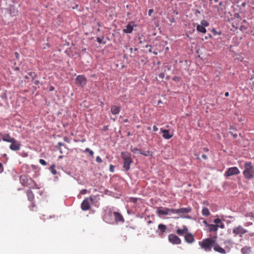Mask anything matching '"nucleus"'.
Segmentation results:
<instances>
[{
    "instance_id": "15",
    "label": "nucleus",
    "mask_w": 254,
    "mask_h": 254,
    "mask_svg": "<svg viewBox=\"0 0 254 254\" xmlns=\"http://www.w3.org/2000/svg\"><path fill=\"white\" fill-rule=\"evenodd\" d=\"M161 130L163 132L162 136L165 139H169L173 136V134L170 133L169 130L168 129H163L161 128Z\"/></svg>"
},
{
    "instance_id": "21",
    "label": "nucleus",
    "mask_w": 254,
    "mask_h": 254,
    "mask_svg": "<svg viewBox=\"0 0 254 254\" xmlns=\"http://www.w3.org/2000/svg\"><path fill=\"white\" fill-rule=\"evenodd\" d=\"M2 139L4 141L10 142L14 141V138L11 137L8 134H1Z\"/></svg>"
},
{
    "instance_id": "8",
    "label": "nucleus",
    "mask_w": 254,
    "mask_h": 254,
    "mask_svg": "<svg viewBox=\"0 0 254 254\" xmlns=\"http://www.w3.org/2000/svg\"><path fill=\"white\" fill-rule=\"evenodd\" d=\"M168 240L169 242L173 245H178L181 243V240L177 236L173 234L169 235Z\"/></svg>"
},
{
    "instance_id": "57",
    "label": "nucleus",
    "mask_w": 254,
    "mask_h": 254,
    "mask_svg": "<svg viewBox=\"0 0 254 254\" xmlns=\"http://www.w3.org/2000/svg\"><path fill=\"white\" fill-rule=\"evenodd\" d=\"M249 235L250 237H253V236H254V233H252L249 234Z\"/></svg>"
},
{
    "instance_id": "36",
    "label": "nucleus",
    "mask_w": 254,
    "mask_h": 254,
    "mask_svg": "<svg viewBox=\"0 0 254 254\" xmlns=\"http://www.w3.org/2000/svg\"><path fill=\"white\" fill-rule=\"evenodd\" d=\"M29 208L30 210L33 211H35L34 208H36V205L33 202H32L31 205L29 206Z\"/></svg>"
},
{
    "instance_id": "17",
    "label": "nucleus",
    "mask_w": 254,
    "mask_h": 254,
    "mask_svg": "<svg viewBox=\"0 0 254 254\" xmlns=\"http://www.w3.org/2000/svg\"><path fill=\"white\" fill-rule=\"evenodd\" d=\"M157 213L158 214L161 215H168L171 213V209L166 207L162 209H158L157 210Z\"/></svg>"
},
{
    "instance_id": "29",
    "label": "nucleus",
    "mask_w": 254,
    "mask_h": 254,
    "mask_svg": "<svg viewBox=\"0 0 254 254\" xmlns=\"http://www.w3.org/2000/svg\"><path fill=\"white\" fill-rule=\"evenodd\" d=\"M202 214L204 216H208L210 214V212L207 208L203 207L202 210Z\"/></svg>"
},
{
    "instance_id": "35",
    "label": "nucleus",
    "mask_w": 254,
    "mask_h": 254,
    "mask_svg": "<svg viewBox=\"0 0 254 254\" xmlns=\"http://www.w3.org/2000/svg\"><path fill=\"white\" fill-rule=\"evenodd\" d=\"M104 39V37H97V41L100 43V44H101V43H103V44H105V42H103V40Z\"/></svg>"
},
{
    "instance_id": "56",
    "label": "nucleus",
    "mask_w": 254,
    "mask_h": 254,
    "mask_svg": "<svg viewBox=\"0 0 254 254\" xmlns=\"http://www.w3.org/2000/svg\"><path fill=\"white\" fill-rule=\"evenodd\" d=\"M229 92H226V93H225V96L226 97H228V96H229Z\"/></svg>"
},
{
    "instance_id": "53",
    "label": "nucleus",
    "mask_w": 254,
    "mask_h": 254,
    "mask_svg": "<svg viewBox=\"0 0 254 254\" xmlns=\"http://www.w3.org/2000/svg\"><path fill=\"white\" fill-rule=\"evenodd\" d=\"M203 204L204 205H209V203L207 201H205L203 202Z\"/></svg>"
},
{
    "instance_id": "42",
    "label": "nucleus",
    "mask_w": 254,
    "mask_h": 254,
    "mask_svg": "<svg viewBox=\"0 0 254 254\" xmlns=\"http://www.w3.org/2000/svg\"><path fill=\"white\" fill-rule=\"evenodd\" d=\"M14 55H15V58H16V59L17 60H19V59L20 56H19V54L17 52H15L14 53Z\"/></svg>"
},
{
    "instance_id": "58",
    "label": "nucleus",
    "mask_w": 254,
    "mask_h": 254,
    "mask_svg": "<svg viewBox=\"0 0 254 254\" xmlns=\"http://www.w3.org/2000/svg\"><path fill=\"white\" fill-rule=\"evenodd\" d=\"M82 193H85L87 191V190L85 189H84L82 190Z\"/></svg>"
},
{
    "instance_id": "54",
    "label": "nucleus",
    "mask_w": 254,
    "mask_h": 254,
    "mask_svg": "<svg viewBox=\"0 0 254 254\" xmlns=\"http://www.w3.org/2000/svg\"><path fill=\"white\" fill-rule=\"evenodd\" d=\"M203 150L205 152H208L209 151V149L208 148H206V147H204L203 148Z\"/></svg>"
},
{
    "instance_id": "60",
    "label": "nucleus",
    "mask_w": 254,
    "mask_h": 254,
    "mask_svg": "<svg viewBox=\"0 0 254 254\" xmlns=\"http://www.w3.org/2000/svg\"><path fill=\"white\" fill-rule=\"evenodd\" d=\"M148 52L149 53H151L152 52V48H151V47H150L149 49L148 50Z\"/></svg>"
},
{
    "instance_id": "22",
    "label": "nucleus",
    "mask_w": 254,
    "mask_h": 254,
    "mask_svg": "<svg viewBox=\"0 0 254 254\" xmlns=\"http://www.w3.org/2000/svg\"><path fill=\"white\" fill-rule=\"evenodd\" d=\"M120 108L115 105H113L111 108V112L113 115H117L120 112Z\"/></svg>"
},
{
    "instance_id": "50",
    "label": "nucleus",
    "mask_w": 254,
    "mask_h": 254,
    "mask_svg": "<svg viewBox=\"0 0 254 254\" xmlns=\"http://www.w3.org/2000/svg\"><path fill=\"white\" fill-rule=\"evenodd\" d=\"M54 89H55V88L53 86H50V88H49V91H52L54 90Z\"/></svg>"
},
{
    "instance_id": "6",
    "label": "nucleus",
    "mask_w": 254,
    "mask_h": 254,
    "mask_svg": "<svg viewBox=\"0 0 254 254\" xmlns=\"http://www.w3.org/2000/svg\"><path fill=\"white\" fill-rule=\"evenodd\" d=\"M247 232V230L240 225L234 227L233 229V233L235 236H239L242 237Z\"/></svg>"
},
{
    "instance_id": "26",
    "label": "nucleus",
    "mask_w": 254,
    "mask_h": 254,
    "mask_svg": "<svg viewBox=\"0 0 254 254\" xmlns=\"http://www.w3.org/2000/svg\"><path fill=\"white\" fill-rule=\"evenodd\" d=\"M196 30L197 31L202 33H205L206 32L205 27L200 24H196Z\"/></svg>"
},
{
    "instance_id": "4",
    "label": "nucleus",
    "mask_w": 254,
    "mask_h": 254,
    "mask_svg": "<svg viewBox=\"0 0 254 254\" xmlns=\"http://www.w3.org/2000/svg\"><path fill=\"white\" fill-rule=\"evenodd\" d=\"M121 156L124 160L123 167L124 169L126 171L129 170L130 165L132 163L130 154L127 152H122Z\"/></svg>"
},
{
    "instance_id": "63",
    "label": "nucleus",
    "mask_w": 254,
    "mask_h": 254,
    "mask_svg": "<svg viewBox=\"0 0 254 254\" xmlns=\"http://www.w3.org/2000/svg\"><path fill=\"white\" fill-rule=\"evenodd\" d=\"M129 50H130V53H131L132 52L133 49L132 48H130L129 49Z\"/></svg>"
},
{
    "instance_id": "44",
    "label": "nucleus",
    "mask_w": 254,
    "mask_h": 254,
    "mask_svg": "<svg viewBox=\"0 0 254 254\" xmlns=\"http://www.w3.org/2000/svg\"><path fill=\"white\" fill-rule=\"evenodd\" d=\"M194 155L196 156L197 160H199V161L200 160V158L199 157V154H198L197 153H194Z\"/></svg>"
},
{
    "instance_id": "64",
    "label": "nucleus",
    "mask_w": 254,
    "mask_h": 254,
    "mask_svg": "<svg viewBox=\"0 0 254 254\" xmlns=\"http://www.w3.org/2000/svg\"><path fill=\"white\" fill-rule=\"evenodd\" d=\"M19 69V68L18 67H15V70H18Z\"/></svg>"
},
{
    "instance_id": "10",
    "label": "nucleus",
    "mask_w": 254,
    "mask_h": 254,
    "mask_svg": "<svg viewBox=\"0 0 254 254\" xmlns=\"http://www.w3.org/2000/svg\"><path fill=\"white\" fill-rule=\"evenodd\" d=\"M11 144L10 145L9 148L13 151H18L20 148V144L18 141H16L14 139V141L10 142Z\"/></svg>"
},
{
    "instance_id": "48",
    "label": "nucleus",
    "mask_w": 254,
    "mask_h": 254,
    "mask_svg": "<svg viewBox=\"0 0 254 254\" xmlns=\"http://www.w3.org/2000/svg\"><path fill=\"white\" fill-rule=\"evenodd\" d=\"M202 158L203 159H204V160H207V158H207V156L206 155H205V154H202Z\"/></svg>"
},
{
    "instance_id": "28",
    "label": "nucleus",
    "mask_w": 254,
    "mask_h": 254,
    "mask_svg": "<svg viewBox=\"0 0 254 254\" xmlns=\"http://www.w3.org/2000/svg\"><path fill=\"white\" fill-rule=\"evenodd\" d=\"M9 11L11 16H15L17 15L18 11L15 10L13 7L9 8Z\"/></svg>"
},
{
    "instance_id": "55",
    "label": "nucleus",
    "mask_w": 254,
    "mask_h": 254,
    "mask_svg": "<svg viewBox=\"0 0 254 254\" xmlns=\"http://www.w3.org/2000/svg\"><path fill=\"white\" fill-rule=\"evenodd\" d=\"M58 145L60 146H63V143L61 142H58Z\"/></svg>"
},
{
    "instance_id": "2",
    "label": "nucleus",
    "mask_w": 254,
    "mask_h": 254,
    "mask_svg": "<svg viewBox=\"0 0 254 254\" xmlns=\"http://www.w3.org/2000/svg\"><path fill=\"white\" fill-rule=\"evenodd\" d=\"M244 170L243 174L245 178L250 180L254 177V168L251 162H247L244 164Z\"/></svg>"
},
{
    "instance_id": "13",
    "label": "nucleus",
    "mask_w": 254,
    "mask_h": 254,
    "mask_svg": "<svg viewBox=\"0 0 254 254\" xmlns=\"http://www.w3.org/2000/svg\"><path fill=\"white\" fill-rule=\"evenodd\" d=\"M130 150L134 154L139 153L140 154L144 155V156H148L149 155L150 152L148 150H147L145 152H143L140 149H138L136 147H131L130 148Z\"/></svg>"
},
{
    "instance_id": "37",
    "label": "nucleus",
    "mask_w": 254,
    "mask_h": 254,
    "mask_svg": "<svg viewBox=\"0 0 254 254\" xmlns=\"http://www.w3.org/2000/svg\"><path fill=\"white\" fill-rule=\"evenodd\" d=\"M39 162L42 165L45 166L47 165L46 162L44 159H40Z\"/></svg>"
},
{
    "instance_id": "3",
    "label": "nucleus",
    "mask_w": 254,
    "mask_h": 254,
    "mask_svg": "<svg viewBox=\"0 0 254 254\" xmlns=\"http://www.w3.org/2000/svg\"><path fill=\"white\" fill-rule=\"evenodd\" d=\"M215 243L214 240L208 238L203 239L202 241L199 242L198 244L201 248L205 252H210L212 248L214 247Z\"/></svg>"
},
{
    "instance_id": "40",
    "label": "nucleus",
    "mask_w": 254,
    "mask_h": 254,
    "mask_svg": "<svg viewBox=\"0 0 254 254\" xmlns=\"http://www.w3.org/2000/svg\"><path fill=\"white\" fill-rule=\"evenodd\" d=\"M137 200V198H135V197H130V201L133 203H135Z\"/></svg>"
},
{
    "instance_id": "14",
    "label": "nucleus",
    "mask_w": 254,
    "mask_h": 254,
    "mask_svg": "<svg viewBox=\"0 0 254 254\" xmlns=\"http://www.w3.org/2000/svg\"><path fill=\"white\" fill-rule=\"evenodd\" d=\"M185 240L188 243L191 244L194 242V238L193 235L188 233L185 235Z\"/></svg>"
},
{
    "instance_id": "32",
    "label": "nucleus",
    "mask_w": 254,
    "mask_h": 254,
    "mask_svg": "<svg viewBox=\"0 0 254 254\" xmlns=\"http://www.w3.org/2000/svg\"><path fill=\"white\" fill-rule=\"evenodd\" d=\"M28 75L33 79H34L36 76V73L34 72H29L28 73Z\"/></svg>"
},
{
    "instance_id": "30",
    "label": "nucleus",
    "mask_w": 254,
    "mask_h": 254,
    "mask_svg": "<svg viewBox=\"0 0 254 254\" xmlns=\"http://www.w3.org/2000/svg\"><path fill=\"white\" fill-rule=\"evenodd\" d=\"M50 170L52 172V173L53 175H56L57 174V172L56 170V166L54 164H53L50 167Z\"/></svg>"
},
{
    "instance_id": "24",
    "label": "nucleus",
    "mask_w": 254,
    "mask_h": 254,
    "mask_svg": "<svg viewBox=\"0 0 254 254\" xmlns=\"http://www.w3.org/2000/svg\"><path fill=\"white\" fill-rule=\"evenodd\" d=\"M28 200L32 202L34 199V195L31 190H28L26 192Z\"/></svg>"
},
{
    "instance_id": "20",
    "label": "nucleus",
    "mask_w": 254,
    "mask_h": 254,
    "mask_svg": "<svg viewBox=\"0 0 254 254\" xmlns=\"http://www.w3.org/2000/svg\"><path fill=\"white\" fill-rule=\"evenodd\" d=\"M177 233L180 236H183L184 234H186L188 233V229L185 226H183L182 229H178L177 230Z\"/></svg>"
},
{
    "instance_id": "31",
    "label": "nucleus",
    "mask_w": 254,
    "mask_h": 254,
    "mask_svg": "<svg viewBox=\"0 0 254 254\" xmlns=\"http://www.w3.org/2000/svg\"><path fill=\"white\" fill-rule=\"evenodd\" d=\"M209 23L205 20L203 19L201 21L200 25L205 27H207L209 26Z\"/></svg>"
},
{
    "instance_id": "52",
    "label": "nucleus",
    "mask_w": 254,
    "mask_h": 254,
    "mask_svg": "<svg viewBox=\"0 0 254 254\" xmlns=\"http://www.w3.org/2000/svg\"><path fill=\"white\" fill-rule=\"evenodd\" d=\"M34 83L35 85H38L39 83V80H35L34 82Z\"/></svg>"
},
{
    "instance_id": "12",
    "label": "nucleus",
    "mask_w": 254,
    "mask_h": 254,
    "mask_svg": "<svg viewBox=\"0 0 254 254\" xmlns=\"http://www.w3.org/2000/svg\"><path fill=\"white\" fill-rule=\"evenodd\" d=\"M158 228L159 230L158 235L161 238H163L164 236V233L166 232L167 230L166 226L163 224H160L158 226Z\"/></svg>"
},
{
    "instance_id": "51",
    "label": "nucleus",
    "mask_w": 254,
    "mask_h": 254,
    "mask_svg": "<svg viewBox=\"0 0 254 254\" xmlns=\"http://www.w3.org/2000/svg\"><path fill=\"white\" fill-rule=\"evenodd\" d=\"M203 223L205 225L206 227H208L209 224H208L206 221H204Z\"/></svg>"
},
{
    "instance_id": "34",
    "label": "nucleus",
    "mask_w": 254,
    "mask_h": 254,
    "mask_svg": "<svg viewBox=\"0 0 254 254\" xmlns=\"http://www.w3.org/2000/svg\"><path fill=\"white\" fill-rule=\"evenodd\" d=\"M214 223H215L214 225H218L222 221L219 218H216L213 221Z\"/></svg>"
},
{
    "instance_id": "7",
    "label": "nucleus",
    "mask_w": 254,
    "mask_h": 254,
    "mask_svg": "<svg viewBox=\"0 0 254 254\" xmlns=\"http://www.w3.org/2000/svg\"><path fill=\"white\" fill-rule=\"evenodd\" d=\"M240 172L236 167H231L229 168L225 173V176L230 177L233 175H236L240 174Z\"/></svg>"
},
{
    "instance_id": "25",
    "label": "nucleus",
    "mask_w": 254,
    "mask_h": 254,
    "mask_svg": "<svg viewBox=\"0 0 254 254\" xmlns=\"http://www.w3.org/2000/svg\"><path fill=\"white\" fill-rule=\"evenodd\" d=\"M230 131H229V133L234 138H236L238 136L236 132L237 129L236 128H234L232 126L230 127Z\"/></svg>"
},
{
    "instance_id": "38",
    "label": "nucleus",
    "mask_w": 254,
    "mask_h": 254,
    "mask_svg": "<svg viewBox=\"0 0 254 254\" xmlns=\"http://www.w3.org/2000/svg\"><path fill=\"white\" fill-rule=\"evenodd\" d=\"M96 161L99 163H101L102 162V160L100 156H97L96 157Z\"/></svg>"
},
{
    "instance_id": "5",
    "label": "nucleus",
    "mask_w": 254,
    "mask_h": 254,
    "mask_svg": "<svg viewBox=\"0 0 254 254\" xmlns=\"http://www.w3.org/2000/svg\"><path fill=\"white\" fill-rule=\"evenodd\" d=\"M191 211V207L181 208L179 209H171V213L178 214L180 217H184L183 214L190 213Z\"/></svg>"
},
{
    "instance_id": "61",
    "label": "nucleus",
    "mask_w": 254,
    "mask_h": 254,
    "mask_svg": "<svg viewBox=\"0 0 254 254\" xmlns=\"http://www.w3.org/2000/svg\"><path fill=\"white\" fill-rule=\"evenodd\" d=\"M153 54H154V55H157V54H158V53H157V52H155V51L153 52Z\"/></svg>"
},
{
    "instance_id": "45",
    "label": "nucleus",
    "mask_w": 254,
    "mask_h": 254,
    "mask_svg": "<svg viewBox=\"0 0 254 254\" xmlns=\"http://www.w3.org/2000/svg\"><path fill=\"white\" fill-rule=\"evenodd\" d=\"M164 73H161L159 74V77L161 78H163L164 77Z\"/></svg>"
},
{
    "instance_id": "16",
    "label": "nucleus",
    "mask_w": 254,
    "mask_h": 254,
    "mask_svg": "<svg viewBox=\"0 0 254 254\" xmlns=\"http://www.w3.org/2000/svg\"><path fill=\"white\" fill-rule=\"evenodd\" d=\"M113 215L115 217V221L117 222H124V219L123 216L122 215V214H120V213L117 212H114Z\"/></svg>"
},
{
    "instance_id": "47",
    "label": "nucleus",
    "mask_w": 254,
    "mask_h": 254,
    "mask_svg": "<svg viewBox=\"0 0 254 254\" xmlns=\"http://www.w3.org/2000/svg\"><path fill=\"white\" fill-rule=\"evenodd\" d=\"M153 131H157L158 129L157 127L156 126L154 125L153 127Z\"/></svg>"
},
{
    "instance_id": "46",
    "label": "nucleus",
    "mask_w": 254,
    "mask_h": 254,
    "mask_svg": "<svg viewBox=\"0 0 254 254\" xmlns=\"http://www.w3.org/2000/svg\"><path fill=\"white\" fill-rule=\"evenodd\" d=\"M64 139L65 142H69V139L67 137H66V136L64 137Z\"/></svg>"
},
{
    "instance_id": "62",
    "label": "nucleus",
    "mask_w": 254,
    "mask_h": 254,
    "mask_svg": "<svg viewBox=\"0 0 254 254\" xmlns=\"http://www.w3.org/2000/svg\"><path fill=\"white\" fill-rule=\"evenodd\" d=\"M145 47H146V48H148V47H149V48H150V47H151V46H150V45H146L145 46Z\"/></svg>"
},
{
    "instance_id": "19",
    "label": "nucleus",
    "mask_w": 254,
    "mask_h": 254,
    "mask_svg": "<svg viewBox=\"0 0 254 254\" xmlns=\"http://www.w3.org/2000/svg\"><path fill=\"white\" fill-rule=\"evenodd\" d=\"M213 249L215 251L218 252L220 254H224L226 253L225 250L221 248L218 244H214Z\"/></svg>"
},
{
    "instance_id": "59",
    "label": "nucleus",
    "mask_w": 254,
    "mask_h": 254,
    "mask_svg": "<svg viewBox=\"0 0 254 254\" xmlns=\"http://www.w3.org/2000/svg\"><path fill=\"white\" fill-rule=\"evenodd\" d=\"M152 223V221L151 220H149L147 221V224L149 225V224Z\"/></svg>"
},
{
    "instance_id": "49",
    "label": "nucleus",
    "mask_w": 254,
    "mask_h": 254,
    "mask_svg": "<svg viewBox=\"0 0 254 254\" xmlns=\"http://www.w3.org/2000/svg\"><path fill=\"white\" fill-rule=\"evenodd\" d=\"M153 12V9H149V11H148V15L150 16L151 15V13Z\"/></svg>"
},
{
    "instance_id": "23",
    "label": "nucleus",
    "mask_w": 254,
    "mask_h": 254,
    "mask_svg": "<svg viewBox=\"0 0 254 254\" xmlns=\"http://www.w3.org/2000/svg\"><path fill=\"white\" fill-rule=\"evenodd\" d=\"M208 227V231L209 232H217L218 229V225L214 224H209Z\"/></svg>"
},
{
    "instance_id": "43",
    "label": "nucleus",
    "mask_w": 254,
    "mask_h": 254,
    "mask_svg": "<svg viewBox=\"0 0 254 254\" xmlns=\"http://www.w3.org/2000/svg\"><path fill=\"white\" fill-rule=\"evenodd\" d=\"M212 32L215 35H219V33H218V32L215 29H213L212 30Z\"/></svg>"
},
{
    "instance_id": "11",
    "label": "nucleus",
    "mask_w": 254,
    "mask_h": 254,
    "mask_svg": "<svg viewBox=\"0 0 254 254\" xmlns=\"http://www.w3.org/2000/svg\"><path fill=\"white\" fill-rule=\"evenodd\" d=\"M76 83L81 86L85 85L86 83V79L83 75H78L76 78Z\"/></svg>"
},
{
    "instance_id": "33",
    "label": "nucleus",
    "mask_w": 254,
    "mask_h": 254,
    "mask_svg": "<svg viewBox=\"0 0 254 254\" xmlns=\"http://www.w3.org/2000/svg\"><path fill=\"white\" fill-rule=\"evenodd\" d=\"M85 151L86 152H88L89 154V155L91 156H93L94 155V152L92 150H90L89 148H86L85 150Z\"/></svg>"
},
{
    "instance_id": "1",
    "label": "nucleus",
    "mask_w": 254,
    "mask_h": 254,
    "mask_svg": "<svg viewBox=\"0 0 254 254\" xmlns=\"http://www.w3.org/2000/svg\"><path fill=\"white\" fill-rule=\"evenodd\" d=\"M19 181L23 186L30 189H35L37 188L34 181L25 175H21L19 177Z\"/></svg>"
},
{
    "instance_id": "9",
    "label": "nucleus",
    "mask_w": 254,
    "mask_h": 254,
    "mask_svg": "<svg viewBox=\"0 0 254 254\" xmlns=\"http://www.w3.org/2000/svg\"><path fill=\"white\" fill-rule=\"evenodd\" d=\"M93 199L91 197L85 199L82 202L81 207L82 210L86 211L89 209L90 207V201H92Z\"/></svg>"
},
{
    "instance_id": "39",
    "label": "nucleus",
    "mask_w": 254,
    "mask_h": 254,
    "mask_svg": "<svg viewBox=\"0 0 254 254\" xmlns=\"http://www.w3.org/2000/svg\"><path fill=\"white\" fill-rule=\"evenodd\" d=\"M109 170L111 172H114V166L111 164L109 166Z\"/></svg>"
},
{
    "instance_id": "41",
    "label": "nucleus",
    "mask_w": 254,
    "mask_h": 254,
    "mask_svg": "<svg viewBox=\"0 0 254 254\" xmlns=\"http://www.w3.org/2000/svg\"><path fill=\"white\" fill-rule=\"evenodd\" d=\"M224 227H225V225L222 222L218 225V228H221L222 229H223V228H224Z\"/></svg>"
},
{
    "instance_id": "18",
    "label": "nucleus",
    "mask_w": 254,
    "mask_h": 254,
    "mask_svg": "<svg viewBox=\"0 0 254 254\" xmlns=\"http://www.w3.org/2000/svg\"><path fill=\"white\" fill-rule=\"evenodd\" d=\"M133 29V25L132 23H128L125 29H123V32L125 33H131Z\"/></svg>"
},
{
    "instance_id": "27",
    "label": "nucleus",
    "mask_w": 254,
    "mask_h": 254,
    "mask_svg": "<svg viewBox=\"0 0 254 254\" xmlns=\"http://www.w3.org/2000/svg\"><path fill=\"white\" fill-rule=\"evenodd\" d=\"M251 248L248 246H245L242 248L241 253L243 254H249L251 251Z\"/></svg>"
}]
</instances>
